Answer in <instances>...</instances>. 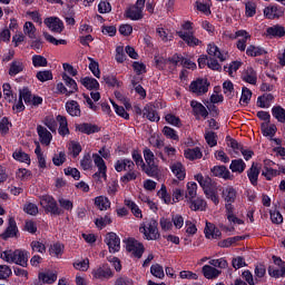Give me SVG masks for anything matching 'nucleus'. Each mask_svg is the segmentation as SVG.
<instances>
[{
  "instance_id": "obj_2",
  "label": "nucleus",
  "mask_w": 285,
  "mask_h": 285,
  "mask_svg": "<svg viewBox=\"0 0 285 285\" xmlns=\"http://www.w3.org/2000/svg\"><path fill=\"white\" fill-rule=\"evenodd\" d=\"M157 226H159L157 220L151 218L140 225L139 233L144 235V239H147L148 242H157V239L161 237Z\"/></svg>"
},
{
  "instance_id": "obj_57",
  "label": "nucleus",
  "mask_w": 285,
  "mask_h": 285,
  "mask_svg": "<svg viewBox=\"0 0 285 285\" xmlns=\"http://www.w3.org/2000/svg\"><path fill=\"white\" fill-rule=\"evenodd\" d=\"M209 265L214 268H228V262L225 258L212 259Z\"/></svg>"
},
{
  "instance_id": "obj_21",
  "label": "nucleus",
  "mask_w": 285,
  "mask_h": 285,
  "mask_svg": "<svg viewBox=\"0 0 285 285\" xmlns=\"http://www.w3.org/2000/svg\"><path fill=\"white\" fill-rule=\"evenodd\" d=\"M242 79L246 83L255 86L257 83V72L252 67H247L242 73Z\"/></svg>"
},
{
  "instance_id": "obj_16",
  "label": "nucleus",
  "mask_w": 285,
  "mask_h": 285,
  "mask_svg": "<svg viewBox=\"0 0 285 285\" xmlns=\"http://www.w3.org/2000/svg\"><path fill=\"white\" fill-rule=\"evenodd\" d=\"M37 132L40 144H42V146H50V142L52 141V134L41 125L37 126Z\"/></svg>"
},
{
  "instance_id": "obj_29",
  "label": "nucleus",
  "mask_w": 285,
  "mask_h": 285,
  "mask_svg": "<svg viewBox=\"0 0 285 285\" xmlns=\"http://www.w3.org/2000/svg\"><path fill=\"white\" fill-rule=\"evenodd\" d=\"M190 106L194 110V115H200V117H204V119H206V117H208V110L200 102H198L196 100H191Z\"/></svg>"
},
{
  "instance_id": "obj_40",
  "label": "nucleus",
  "mask_w": 285,
  "mask_h": 285,
  "mask_svg": "<svg viewBox=\"0 0 285 285\" xmlns=\"http://www.w3.org/2000/svg\"><path fill=\"white\" fill-rule=\"evenodd\" d=\"M23 31L29 39H37V28L35 27V23L26 22L23 26Z\"/></svg>"
},
{
  "instance_id": "obj_18",
  "label": "nucleus",
  "mask_w": 285,
  "mask_h": 285,
  "mask_svg": "<svg viewBox=\"0 0 285 285\" xmlns=\"http://www.w3.org/2000/svg\"><path fill=\"white\" fill-rule=\"evenodd\" d=\"M76 130H78V132H82L83 135H95V132H99L101 128H99V126L97 125L82 122V124L76 125Z\"/></svg>"
},
{
  "instance_id": "obj_44",
  "label": "nucleus",
  "mask_w": 285,
  "mask_h": 285,
  "mask_svg": "<svg viewBox=\"0 0 285 285\" xmlns=\"http://www.w3.org/2000/svg\"><path fill=\"white\" fill-rule=\"evenodd\" d=\"M267 35H271L272 37H284L285 36V29L282 26H274L267 28Z\"/></svg>"
},
{
  "instance_id": "obj_11",
  "label": "nucleus",
  "mask_w": 285,
  "mask_h": 285,
  "mask_svg": "<svg viewBox=\"0 0 285 285\" xmlns=\"http://www.w3.org/2000/svg\"><path fill=\"white\" fill-rule=\"evenodd\" d=\"M189 90L198 96L206 95V92H208V81L197 79L190 83Z\"/></svg>"
},
{
  "instance_id": "obj_8",
  "label": "nucleus",
  "mask_w": 285,
  "mask_h": 285,
  "mask_svg": "<svg viewBox=\"0 0 285 285\" xmlns=\"http://www.w3.org/2000/svg\"><path fill=\"white\" fill-rule=\"evenodd\" d=\"M105 244L109 248V253H119L121 240L115 233H108L105 238Z\"/></svg>"
},
{
  "instance_id": "obj_33",
  "label": "nucleus",
  "mask_w": 285,
  "mask_h": 285,
  "mask_svg": "<svg viewBox=\"0 0 285 285\" xmlns=\"http://www.w3.org/2000/svg\"><path fill=\"white\" fill-rule=\"evenodd\" d=\"M207 53L209 57H216L219 61H226V58L222 55V51H219V47L215 45H208Z\"/></svg>"
},
{
  "instance_id": "obj_60",
  "label": "nucleus",
  "mask_w": 285,
  "mask_h": 285,
  "mask_svg": "<svg viewBox=\"0 0 285 285\" xmlns=\"http://www.w3.org/2000/svg\"><path fill=\"white\" fill-rule=\"evenodd\" d=\"M52 161L55 166H63V164H66V153L60 151L59 154H56Z\"/></svg>"
},
{
  "instance_id": "obj_50",
  "label": "nucleus",
  "mask_w": 285,
  "mask_h": 285,
  "mask_svg": "<svg viewBox=\"0 0 285 285\" xmlns=\"http://www.w3.org/2000/svg\"><path fill=\"white\" fill-rule=\"evenodd\" d=\"M246 17H255L257 14V4L253 1H248L245 4Z\"/></svg>"
},
{
  "instance_id": "obj_62",
  "label": "nucleus",
  "mask_w": 285,
  "mask_h": 285,
  "mask_svg": "<svg viewBox=\"0 0 285 285\" xmlns=\"http://www.w3.org/2000/svg\"><path fill=\"white\" fill-rule=\"evenodd\" d=\"M95 224L98 228H104L108 226V224H112V219L110 218V216L106 215L105 217L97 218Z\"/></svg>"
},
{
  "instance_id": "obj_41",
  "label": "nucleus",
  "mask_w": 285,
  "mask_h": 285,
  "mask_svg": "<svg viewBox=\"0 0 285 285\" xmlns=\"http://www.w3.org/2000/svg\"><path fill=\"white\" fill-rule=\"evenodd\" d=\"M197 197V183H188L185 199H195Z\"/></svg>"
},
{
  "instance_id": "obj_12",
  "label": "nucleus",
  "mask_w": 285,
  "mask_h": 285,
  "mask_svg": "<svg viewBox=\"0 0 285 285\" xmlns=\"http://www.w3.org/2000/svg\"><path fill=\"white\" fill-rule=\"evenodd\" d=\"M19 233V228L17 227V220L14 218L10 217L8 222V227L6 230L0 235L1 239H10L11 237H17V234Z\"/></svg>"
},
{
  "instance_id": "obj_45",
  "label": "nucleus",
  "mask_w": 285,
  "mask_h": 285,
  "mask_svg": "<svg viewBox=\"0 0 285 285\" xmlns=\"http://www.w3.org/2000/svg\"><path fill=\"white\" fill-rule=\"evenodd\" d=\"M39 279L45 284H55L57 282V274L55 273H40Z\"/></svg>"
},
{
  "instance_id": "obj_43",
  "label": "nucleus",
  "mask_w": 285,
  "mask_h": 285,
  "mask_svg": "<svg viewBox=\"0 0 285 285\" xmlns=\"http://www.w3.org/2000/svg\"><path fill=\"white\" fill-rule=\"evenodd\" d=\"M95 205L99 208V210H108L110 208V200L104 196L96 197Z\"/></svg>"
},
{
  "instance_id": "obj_28",
  "label": "nucleus",
  "mask_w": 285,
  "mask_h": 285,
  "mask_svg": "<svg viewBox=\"0 0 285 285\" xmlns=\"http://www.w3.org/2000/svg\"><path fill=\"white\" fill-rule=\"evenodd\" d=\"M229 170H232V173H238L239 175H242V173L246 170V163H244L242 158L234 159L229 165Z\"/></svg>"
},
{
  "instance_id": "obj_5",
  "label": "nucleus",
  "mask_w": 285,
  "mask_h": 285,
  "mask_svg": "<svg viewBox=\"0 0 285 285\" xmlns=\"http://www.w3.org/2000/svg\"><path fill=\"white\" fill-rule=\"evenodd\" d=\"M127 252L131 254L132 257L137 259H141L144 253L146 252V247H144L142 243L135 238H129L126 245Z\"/></svg>"
},
{
  "instance_id": "obj_48",
  "label": "nucleus",
  "mask_w": 285,
  "mask_h": 285,
  "mask_svg": "<svg viewBox=\"0 0 285 285\" xmlns=\"http://www.w3.org/2000/svg\"><path fill=\"white\" fill-rule=\"evenodd\" d=\"M36 77L38 81H41L42 83L46 81H52V71L50 70L38 71Z\"/></svg>"
},
{
  "instance_id": "obj_34",
  "label": "nucleus",
  "mask_w": 285,
  "mask_h": 285,
  "mask_svg": "<svg viewBox=\"0 0 285 285\" xmlns=\"http://www.w3.org/2000/svg\"><path fill=\"white\" fill-rule=\"evenodd\" d=\"M223 195H224L225 202H227V204H233V203H235V199H237V190H235V188H233V187H227L223 191Z\"/></svg>"
},
{
  "instance_id": "obj_38",
  "label": "nucleus",
  "mask_w": 285,
  "mask_h": 285,
  "mask_svg": "<svg viewBox=\"0 0 285 285\" xmlns=\"http://www.w3.org/2000/svg\"><path fill=\"white\" fill-rule=\"evenodd\" d=\"M125 206H127V208H130L132 215H135V217H138L139 219H141L144 216L141 214V209H139V206H137V204H135V202L130 200V199H125Z\"/></svg>"
},
{
  "instance_id": "obj_31",
  "label": "nucleus",
  "mask_w": 285,
  "mask_h": 285,
  "mask_svg": "<svg viewBox=\"0 0 285 285\" xmlns=\"http://www.w3.org/2000/svg\"><path fill=\"white\" fill-rule=\"evenodd\" d=\"M142 170H145L148 177H157L159 175V166H157L155 160L147 163V167H142Z\"/></svg>"
},
{
  "instance_id": "obj_39",
  "label": "nucleus",
  "mask_w": 285,
  "mask_h": 285,
  "mask_svg": "<svg viewBox=\"0 0 285 285\" xmlns=\"http://www.w3.org/2000/svg\"><path fill=\"white\" fill-rule=\"evenodd\" d=\"M261 130L264 137H275V132H277V127L275 125L268 127V122H263L261 126Z\"/></svg>"
},
{
  "instance_id": "obj_56",
  "label": "nucleus",
  "mask_w": 285,
  "mask_h": 285,
  "mask_svg": "<svg viewBox=\"0 0 285 285\" xmlns=\"http://www.w3.org/2000/svg\"><path fill=\"white\" fill-rule=\"evenodd\" d=\"M89 70H91L92 75L99 79L101 77V71L99 70V62L95 61V59L89 58Z\"/></svg>"
},
{
  "instance_id": "obj_49",
  "label": "nucleus",
  "mask_w": 285,
  "mask_h": 285,
  "mask_svg": "<svg viewBox=\"0 0 285 285\" xmlns=\"http://www.w3.org/2000/svg\"><path fill=\"white\" fill-rule=\"evenodd\" d=\"M43 37L46 41H48L49 43H52L53 46H66L68 43V41L63 39L57 40V38H55L48 32H43Z\"/></svg>"
},
{
  "instance_id": "obj_35",
  "label": "nucleus",
  "mask_w": 285,
  "mask_h": 285,
  "mask_svg": "<svg viewBox=\"0 0 285 285\" xmlns=\"http://www.w3.org/2000/svg\"><path fill=\"white\" fill-rule=\"evenodd\" d=\"M272 115L281 124H285V109L282 106H275L272 108Z\"/></svg>"
},
{
  "instance_id": "obj_42",
  "label": "nucleus",
  "mask_w": 285,
  "mask_h": 285,
  "mask_svg": "<svg viewBox=\"0 0 285 285\" xmlns=\"http://www.w3.org/2000/svg\"><path fill=\"white\" fill-rule=\"evenodd\" d=\"M19 98L22 99L24 104H28L30 106V104H32V98H33L32 91H30L28 87H24L19 90Z\"/></svg>"
},
{
  "instance_id": "obj_13",
  "label": "nucleus",
  "mask_w": 285,
  "mask_h": 285,
  "mask_svg": "<svg viewBox=\"0 0 285 285\" xmlns=\"http://www.w3.org/2000/svg\"><path fill=\"white\" fill-rule=\"evenodd\" d=\"M176 35H178V37L183 39V41H185V43H187V46L190 48H195V46H199V43H202V40L197 39L193 31H177Z\"/></svg>"
},
{
  "instance_id": "obj_22",
  "label": "nucleus",
  "mask_w": 285,
  "mask_h": 285,
  "mask_svg": "<svg viewBox=\"0 0 285 285\" xmlns=\"http://www.w3.org/2000/svg\"><path fill=\"white\" fill-rule=\"evenodd\" d=\"M142 116L146 117L149 121H159V114L155 110V106L146 105L142 109Z\"/></svg>"
},
{
  "instance_id": "obj_19",
  "label": "nucleus",
  "mask_w": 285,
  "mask_h": 285,
  "mask_svg": "<svg viewBox=\"0 0 285 285\" xmlns=\"http://www.w3.org/2000/svg\"><path fill=\"white\" fill-rule=\"evenodd\" d=\"M262 170V166L257 163H253L252 167L247 170V177L252 184V186H257V179L259 177V173Z\"/></svg>"
},
{
  "instance_id": "obj_15",
  "label": "nucleus",
  "mask_w": 285,
  "mask_h": 285,
  "mask_svg": "<svg viewBox=\"0 0 285 285\" xmlns=\"http://www.w3.org/2000/svg\"><path fill=\"white\" fill-rule=\"evenodd\" d=\"M196 181H198L199 186L203 188L204 193L210 190L212 188L217 187V183L213 181V178L208 176H203L202 174H197L195 176Z\"/></svg>"
},
{
  "instance_id": "obj_63",
  "label": "nucleus",
  "mask_w": 285,
  "mask_h": 285,
  "mask_svg": "<svg viewBox=\"0 0 285 285\" xmlns=\"http://www.w3.org/2000/svg\"><path fill=\"white\" fill-rule=\"evenodd\" d=\"M268 274L271 277H285V266H282L281 269H275L272 266H269Z\"/></svg>"
},
{
  "instance_id": "obj_55",
  "label": "nucleus",
  "mask_w": 285,
  "mask_h": 285,
  "mask_svg": "<svg viewBox=\"0 0 285 285\" xmlns=\"http://www.w3.org/2000/svg\"><path fill=\"white\" fill-rule=\"evenodd\" d=\"M163 134L168 139H174V141H179V136L177 135V131H175V129H173V128H170L168 126L164 127Z\"/></svg>"
},
{
  "instance_id": "obj_10",
  "label": "nucleus",
  "mask_w": 285,
  "mask_h": 285,
  "mask_svg": "<svg viewBox=\"0 0 285 285\" xmlns=\"http://www.w3.org/2000/svg\"><path fill=\"white\" fill-rule=\"evenodd\" d=\"M45 24L51 30V32H56L61 35L63 32V21L57 17H50L45 19Z\"/></svg>"
},
{
  "instance_id": "obj_53",
  "label": "nucleus",
  "mask_w": 285,
  "mask_h": 285,
  "mask_svg": "<svg viewBox=\"0 0 285 285\" xmlns=\"http://www.w3.org/2000/svg\"><path fill=\"white\" fill-rule=\"evenodd\" d=\"M82 170H90L92 168V157L90 154H86L80 161Z\"/></svg>"
},
{
  "instance_id": "obj_37",
  "label": "nucleus",
  "mask_w": 285,
  "mask_h": 285,
  "mask_svg": "<svg viewBox=\"0 0 285 285\" xmlns=\"http://www.w3.org/2000/svg\"><path fill=\"white\" fill-rule=\"evenodd\" d=\"M205 193V196L207 199H210L215 206H219V195H217V186L212 187V189H207Z\"/></svg>"
},
{
  "instance_id": "obj_54",
  "label": "nucleus",
  "mask_w": 285,
  "mask_h": 285,
  "mask_svg": "<svg viewBox=\"0 0 285 285\" xmlns=\"http://www.w3.org/2000/svg\"><path fill=\"white\" fill-rule=\"evenodd\" d=\"M23 210L27 213V215H32L33 217L39 215V207L33 203H27L23 207Z\"/></svg>"
},
{
  "instance_id": "obj_20",
  "label": "nucleus",
  "mask_w": 285,
  "mask_h": 285,
  "mask_svg": "<svg viewBox=\"0 0 285 285\" xmlns=\"http://www.w3.org/2000/svg\"><path fill=\"white\" fill-rule=\"evenodd\" d=\"M115 170H117V173H128L129 170H135V163L127 158L118 160L115 164Z\"/></svg>"
},
{
  "instance_id": "obj_36",
  "label": "nucleus",
  "mask_w": 285,
  "mask_h": 285,
  "mask_svg": "<svg viewBox=\"0 0 285 285\" xmlns=\"http://www.w3.org/2000/svg\"><path fill=\"white\" fill-rule=\"evenodd\" d=\"M185 157L186 159H190L191 161L195 159H202L203 157L202 149H199V147L187 149L185 150Z\"/></svg>"
},
{
  "instance_id": "obj_25",
  "label": "nucleus",
  "mask_w": 285,
  "mask_h": 285,
  "mask_svg": "<svg viewBox=\"0 0 285 285\" xmlns=\"http://www.w3.org/2000/svg\"><path fill=\"white\" fill-rule=\"evenodd\" d=\"M66 110L71 117H81V109L77 100H70L66 104Z\"/></svg>"
},
{
  "instance_id": "obj_58",
  "label": "nucleus",
  "mask_w": 285,
  "mask_h": 285,
  "mask_svg": "<svg viewBox=\"0 0 285 285\" xmlns=\"http://www.w3.org/2000/svg\"><path fill=\"white\" fill-rule=\"evenodd\" d=\"M252 97H253V91H250V89H248L246 87H243L240 104L248 105V101H250Z\"/></svg>"
},
{
  "instance_id": "obj_59",
  "label": "nucleus",
  "mask_w": 285,
  "mask_h": 285,
  "mask_svg": "<svg viewBox=\"0 0 285 285\" xmlns=\"http://www.w3.org/2000/svg\"><path fill=\"white\" fill-rule=\"evenodd\" d=\"M73 268H76L77 271L86 272L88 271V268H90V261L86 258L81 262H76L73 263Z\"/></svg>"
},
{
  "instance_id": "obj_52",
  "label": "nucleus",
  "mask_w": 285,
  "mask_h": 285,
  "mask_svg": "<svg viewBox=\"0 0 285 285\" xmlns=\"http://www.w3.org/2000/svg\"><path fill=\"white\" fill-rule=\"evenodd\" d=\"M102 79L105 83H107V86H109L110 88H119L121 86V82L117 80V77L115 76H104Z\"/></svg>"
},
{
  "instance_id": "obj_7",
  "label": "nucleus",
  "mask_w": 285,
  "mask_h": 285,
  "mask_svg": "<svg viewBox=\"0 0 285 285\" xmlns=\"http://www.w3.org/2000/svg\"><path fill=\"white\" fill-rule=\"evenodd\" d=\"M169 61L171 62V66H174V68H177V66H183L184 68H188V70H195V68H197V65L195 62L177 53L169 58Z\"/></svg>"
},
{
  "instance_id": "obj_32",
  "label": "nucleus",
  "mask_w": 285,
  "mask_h": 285,
  "mask_svg": "<svg viewBox=\"0 0 285 285\" xmlns=\"http://www.w3.org/2000/svg\"><path fill=\"white\" fill-rule=\"evenodd\" d=\"M26 67L23 66V62L19 60H13L9 68V75L10 77H16V75H19V72H23V69Z\"/></svg>"
},
{
  "instance_id": "obj_9",
  "label": "nucleus",
  "mask_w": 285,
  "mask_h": 285,
  "mask_svg": "<svg viewBox=\"0 0 285 285\" xmlns=\"http://www.w3.org/2000/svg\"><path fill=\"white\" fill-rule=\"evenodd\" d=\"M94 164L97 166L98 171L94 174V179H99V177H102L106 179V161H104V158L99 156V154H94L92 155Z\"/></svg>"
},
{
  "instance_id": "obj_4",
  "label": "nucleus",
  "mask_w": 285,
  "mask_h": 285,
  "mask_svg": "<svg viewBox=\"0 0 285 285\" xmlns=\"http://www.w3.org/2000/svg\"><path fill=\"white\" fill-rule=\"evenodd\" d=\"M146 7V0H137L136 4L130 7L126 11V17L132 21H139L144 19V8Z\"/></svg>"
},
{
  "instance_id": "obj_3",
  "label": "nucleus",
  "mask_w": 285,
  "mask_h": 285,
  "mask_svg": "<svg viewBox=\"0 0 285 285\" xmlns=\"http://www.w3.org/2000/svg\"><path fill=\"white\" fill-rule=\"evenodd\" d=\"M40 205L42 206L45 212L50 213V215H63V209L59 208V205H57V200H55V198L50 195L42 196L40 198Z\"/></svg>"
},
{
  "instance_id": "obj_6",
  "label": "nucleus",
  "mask_w": 285,
  "mask_h": 285,
  "mask_svg": "<svg viewBox=\"0 0 285 285\" xmlns=\"http://www.w3.org/2000/svg\"><path fill=\"white\" fill-rule=\"evenodd\" d=\"M91 275L95 279H100L101 282H104V279H110L111 277H115V273H112V269L110 266H108V264L98 266L91 272Z\"/></svg>"
},
{
  "instance_id": "obj_24",
  "label": "nucleus",
  "mask_w": 285,
  "mask_h": 285,
  "mask_svg": "<svg viewBox=\"0 0 285 285\" xmlns=\"http://www.w3.org/2000/svg\"><path fill=\"white\" fill-rule=\"evenodd\" d=\"M173 174L179 181H184L186 179V168H184V165L181 163H174L170 167Z\"/></svg>"
},
{
  "instance_id": "obj_17",
  "label": "nucleus",
  "mask_w": 285,
  "mask_h": 285,
  "mask_svg": "<svg viewBox=\"0 0 285 285\" xmlns=\"http://www.w3.org/2000/svg\"><path fill=\"white\" fill-rule=\"evenodd\" d=\"M264 17H266V19H279V17H284V9L277 6L266 7L264 9Z\"/></svg>"
},
{
  "instance_id": "obj_23",
  "label": "nucleus",
  "mask_w": 285,
  "mask_h": 285,
  "mask_svg": "<svg viewBox=\"0 0 285 285\" xmlns=\"http://www.w3.org/2000/svg\"><path fill=\"white\" fill-rule=\"evenodd\" d=\"M203 275L206 277V279H217L219 275H222V271L210 266V265H204L203 266Z\"/></svg>"
},
{
  "instance_id": "obj_14",
  "label": "nucleus",
  "mask_w": 285,
  "mask_h": 285,
  "mask_svg": "<svg viewBox=\"0 0 285 285\" xmlns=\"http://www.w3.org/2000/svg\"><path fill=\"white\" fill-rule=\"evenodd\" d=\"M210 171L214 175V177H220L222 179H229L230 181H233V179H235V176H233L230 174V170H228V168L224 165L214 166L210 169Z\"/></svg>"
},
{
  "instance_id": "obj_46",
  "label": "nucleus",
  "mask_w": 285,
  "mask_h": 285,
  "mask_svg": "<svg viewBox=\"0 0 285 285\" xmlns=\"http://www.w3.org/2000/svg\"><path fill=\"white\" fill-rule=\"evenodd\" d=\"M246 55H248V57H262V55H266V52L264 49L250 45L246 50Z\"/></svg>"
},
{
  "instance_id": "obj_26",
  "label": "nucleus",
  "mask_w": 285,
  "mask_h": 285,
  "mask_svg": "<svg viewBox=\"0 0 285 285\" xmlns=\"http://www.w3.org/2000/svg\"><path fill=\"white\" fill-rule=\"evenodd\" d=\"M62 80L65 81V86H67L69 95H75V92L79 91V87H77V81L70 78L68 73H62Z\"/></svg>"
},
{
  "instance_id": "obj_51",
  "label": "nucleus",
  "mask_w": 285,
  "mask_h": 285,
  "mask_svg": "<svg viewBox=\"0 0 285 285\" xmlns=\"http://www.w3.org/2000/svg\"><path fill=\"white\" fill-rule=\"evenodd\" d=\"M150 273L154 275V277H158V279H164L165 277L164 267H161L159 264L153 265L150 267Z\"/></svg>"
},
{
  "instance_id": "obj_47",
  "label": "nucleus",
  "mask_w": 285,
  "mask_h": 285,
  "mask_svg": "<svg viewBox=\"0 0 285 285\" xmlns=\"http://www.w3.org/2000/svg\"><path fill=\"white\" fill-rule=\"evenodd\" d=\"M32 63L35 68H46L48 66V59L43 56L36 55L32 57Z\"/></svg>"
},
{
  "instance_id": "obj_64",
  "label": "nucleus",
  "mask_w": 285,
  "mask_h": 285,
  "mask_svg": "<svg viewBox=\"0 0 285 285\" xmlns=\"http://www.w3.org/2000/svg\"><path fill=\"white\" fill-rule=\"evenodd\" d=\"M242 275H243V278L245 279V282H247V284H249V285L259 284V279L253 278V273H250V271H245V272H243Z\"/></svg>"
},
{
  "instance_id": "obj_30",
  "label": "nucleus",
  "mask_w": 285,
  "mask_h": 285,
  "mask_svg": "<svg viewBox=\"0 0 285 285\" xmlns=\"http://www.w3.org/2000/svg\"><path fill=\"white\" fill-rule=\"evenodd\" d=\"M80 83H82L87 90H99V81L95 78L85 77L80 80Z\"/></svg>"
},
{
  "instance_id": "obj_1",
  "label": "nucleus",
  "mask_w": 285,
  "mask_h": 285,
  "mask_svg": "<svg viewBox=\"0 0 285 285\" xmlns=\"http://www.w3.org/2000/svg\"><path fill=\"white\" fill-rule=\"evenodd\" d=\"M1 259L9 264H18L26 268L28 266V252L23 249L6 250L1 254Z\"/></svg>"
},
{
  "instance_id": "obj_27",
  "label": "nucleus",
  "mask_w": 285,
  "mask_h": 285,
  "mask_svg": "<svg viewBox=\"0 0 285 285\" xmlns=\"http://www.w3.org/2000/svg\"><path fill=\"white\" fill-rule=\"evenodd\" d=\"M187 204L189 205L190 210H204L207 206L204 198H189Z\"/></svg>"
},
{
  "instance_id": "obj_61",
  "label": "nucleus",
  "mask_w": 285,
  "mask_h": 285,
  "mask_svg": "<svg viewBox=\"0 0 285 285\" xmlns=\"http://www.w3.org/2000/svg\"><path fill=\"white\" fill-rule=\"evenodd\" d=\"M205 139L210 148H213L217 144V135L215 134V131H207L205 134Z\"/></svg>"
}]
</instances>
